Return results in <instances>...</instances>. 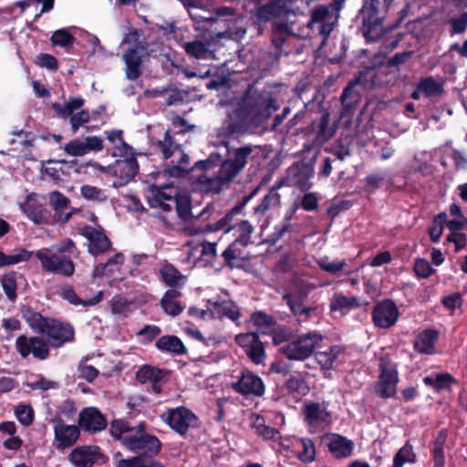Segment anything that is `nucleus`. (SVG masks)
I'll return each instance as SVG.
<instances>
[{
	"label": "nucleus",
	"instance_id": "nucleus-1",
	"mask_svg": "<svg viewBox=\"0 0 467 467\" xmlns=\"http://www.w3.org/2000/svg\"><path fill=\"white\" fill-rule=\"evenodd\" d=\"M281 86L276 84V89ZM278 99L279 92L272 88L259 89L249 86L227 114L225 134L233 137L266 130L267 120L280 109Z\"/></svg>",
	"mask_w": 467,
	"mask_h": 467
},
{
	"label": "nucleus",
	"instance_id": "nucleus-2",
	"mask_svg": "<svg viewBox=\"0 0 467 467\" xmlns=\"http://www.w3.org/2000/svg\"><path fill=\"white\" fill-rule=\"evenodd\" d=\"M21 317L34 333L46 337L49 349L59 348L75 339V329L70 323L44 317L30 306L21 308Z\"/></svg>",
	"mask_w": 467,
	"mask_h": 467
},
{
	"label": "nucleus",
	"instance_id": "nucleus-3",
	"mask_svg": "<svg viewBox=\"0 0 467 467\" xmlns=\"http://www.w3.org/2000/svg\"><path fill=\"white\" fill-rule=\"evenodd\" d=\"M156 149L162 154L164 160L170 159L176 153L179 154V159L176 161H171L166 169L169 175L174 178H186L195 170L207 171L215 165L212 157H209L206 160L198 161L192 167H188L190 157L184 152L182 145L171 135L170 130H166L163 138L156 142Z\"/></svg>",
	"mask_w": 467,
	"mask_h": 467
},
{
	"label": "nucleus",
	"instance_id": "nucleus-4",
	"mask_svg": "<svg viewBox=\"0 0 467 467\" xmlns=\"http://www.w3.org/2000/svg\"><path fill=\"white\" fill-rule=\"evenodd\" d=\"M394 0H364L358 13L362 21V33L368 42L379 40L382 35L384 15Z\"/></svg>",
	"mask_w": 467,
	"mask_h": 467
},
{
	"label": "nucleus",
	"instance_id": "nucleus-5",
	"mask_svg": "<svg viewBox=\"0 0 467 467\" xmlns=\"http://www.w3.org/2000/svg\"><path fill=\"white\" fill-rule=\"evenodd\" d=\"M379 376L375 383V393L378 397L387 400L394 398L400 381L398 365L389 356H381L379 359Z\"/></svg>",
	"mask_w": 467,
	"mask_h": 467
},
{
	"label": "nucleus",
	"instance_id": "nucleus-6",
	"mask_svg": "<svg viewBox=\"0 0 467 467\" xmlns=\"http://www.w3.org/2000/svg\"><path fill=\"white\" fill-rule=\"evenodd\" d=\"M259 146L244 145L234 149L231 156L223 161L219 169L220 180H233L259 153Z\"/></svg>",
	"mask_w": 467,
	"mask_h": 467
},
{
	"label": "nucleus",
	"instance_id": "nucleus-7",
	"mask_svg": "<svg viewBox=\"0 0 467 467\" xmlns=\"http://www.w3.org/2000/svg\"><path fill=\"white\" fill-rule=\"evenodd\" d=\"M323 340V336L317 332H309L299 336L279 348V352L288 360L304 361L315 352Z\"/></svg>",
	"mask_w": 467,
	"mask_h": 467
},
{
	"label": "nucleus",
	"instance_id": "nucleus-8",
	"mask_svg": "<svg viewBox=\"0 0 467 467\" xmlns=\"http://www.w3.org/2000/svg\"><path fill=\"white\" fill-rule=\"evenodd\" d=\"M145 423L140 422L134 431L135 433L123 437V444L132 451L152 457L157 455L161 448L160 440L145 432Z\"/></svg>",
	"mask_w": 467,
	"mask_h": 467
},
{
	"label": "nucleus",
	"instance_id": "nucleus-9",
	"mask_svg": "<svg viewBox=\"0 0 467 467\" xmlns=\"http://www.w3.org/2000/svg\"><path fill=\"white\" fill-rule=\"evenodd\" d=\"M302 414L304 423L311 433L323 431L332 423V414L326 402L306 401Z\"/></svg>",
	"mask_w": 467,
	"mask_h": 467
},
{
	"label": "nucleus",
	"instance_id": "nucleus-10",
	"mask_svg": "<svg viewBox=\"0 0 467 467\" xmlns=\"http://www.w3.org/2000/svg\"><path fill=\"white\" fill-rule=\"evenodd\" d=\"M35 255L40 261L45 272L65 277H71L75 274V264L69 255L51 253L47 248L37 250Z\"/></svg>",
	"mask_w": 467,
	"mask_h": 467
},
{
	"label": "nucleus",
	"instance_id": "nucleus-11",
	"mask_svg": "<svg viewBox=\"0 0 467 467\" xmlns=\"http://www.w3.org/2000/svg\"><path fill=\"white\" fill-rule=\"evenodd\" d=\"M161 419L181 436H185L189 429L196 427L198 423V417L184 406L168 409L161 415Z\"/></svg>",
	"mask_w": 467,
	"mask_h": 467
},
{
	"label": "nucleus",
	"instance_id": "nucleus-12",
	"mask_svg": "<svg viewBox=\"0 0 467 467\" xmlns=\"http://www.w3.org/2000/svg\"><path fill=\"white\" fill-rule=\"evenodd\" d=\"M15 348L21 358L30 355L37 360H46L50 356V349L45 337L40 336L20 335L16 338Z\"/></svg>",
	"mask_w": 467,
	"mask_h": 467
},
{
	"label": "nucleus",
	"instance_id": "nucleus-13",
	"mask_svg": "<svg viewBox=\"0 0 467 467\" xmlns=\"http://www.w3.org/2000/svg\"><path fill=\"white\" fill-rule=\"evenodd\" d=\"M399 317V308L396 303L389 298L377 302L371 311L372 322L378 328L387 329L393 327Z\"/></svg>",
	"mask_w": 467,
	"mask_h": 467
},
{
	"label": "nucleus",
	"instance_id": "nucleus-14",
	"mask_svg": "<svg viewBox=\"0 0 467 467\" xmlns=\"http://www.w3.org/2000/svg\"><path fill=\"white\" fill-rule=\"evenodd\" d=\"M232 389L243 396L262 397L265 391L263 379L254 372L243 369L236 382L232 384Z\"/></svg>",
	"mask_w": 467,
	"mask_h": 467
},
{
	"label": "nucleus",
	"instance_id": "nucleus-15",
	"mask_svg": "<svg viewBox=\"0 0 467 467\" xmlns=\"http://www.w3.org/2000/svg\"><path fill=\"white\" fill-rule=\"evenodd\" d=\"M80 234L88 241V251L93 256L105 254L111 248V241L101 227L95 228L85 224L80 228Z\"/></svg>",
	"mask_w": 467,
	"mask_h": 467
},
{
	"label": "nucleus",
	"instance_id": "nucleus-16",
	"mask_svg": "<svg viewBox=\"0 0 467 467\" xmlns=\"http://www.w3.org/2000/svg\"><path fill=\"white\" fill-rule=\"evenodd\" d=\"M78 424L85 432L95 434L107 428L108 420L98 408L86 407L78 414Z\"/></svg>",
	"mask_w": 467,
	"mask_h": 467
},
{
	"label": "nucleus",
	"instance_id": "nucleus-17",
	"mask_svg": "<svg viewBox=\"0 0 467 467\" xmlns=\"http://www.w3.org/2000/svg\"><path fill=\"white\" fill-rule=\"evenodd\" d=\"M68 459L76 467H92L95 463H105L108 458L98 446H78L70 452Z\"/></svg>",
	"mask_w": 467,
	"mask_h": 467
},
{
	"label": "nucleus",
	"instance_id": "nucleus-18",
	"mask_svg": "<svg viewBox=\"0 0 467 467\" xmlns=\"http://www.w3.org/2000/svg\"><path fill=\"white\" fill-rule=\"evenodd\" d=\"M147 51L143 48L128 47L122 54V61L124 62L125 77L128 80L135 81L142 75L143 58L146 57Z\"/></svg>",
	"mask_w": 467,
	"mask_h": 467
},
{
	"label": "nucleus",
	"instance_id": "nucleus-19",
	"mask_svg": "<svg viewBox=\"0 0 467 467\" xmlns=\"http://www.w3.org/2000/svg\"><path fill=\"white\" fill-rule=\"evenodd\" d=\"M104 148L103 139L98 136H88L84 140L74 139L63 147L68 156L81 157L91 151H100Z\"/></svg>",
	"mask_w": 467,
	"mask_h": 467
},
{
	"label": "nucleus",
	"instance_id": "nucleus-20",
	"mask_svg": "<svg viewBox=\"0 0 467 467\" xmlns=\"http://www.w3.org/2000/svg\"><path fill=\"white\" fill-rule=\"evenodd\" d=\"M248 245L234 240L227 248L222 253L223 259L220 264L218 270L227 267L231 270L234 268H242L244 263L249 259V254L246 252Z\"/></svg>",
	"mask_w": 467,
	"mask_h": 467
},
{
	"label": "nucleus",
	"instance_id": "nucleus-21",
	"mask_svg": "<svg viewBox=\"0 0 467 467\" xmlns=\"http://www.w3.org/2000/svg\"><path fill=\"white\" fill-rule=\"evenodd\" d=\"M122 159L117 160L111 169L115 176L119 177L121 184L130 182L139 172V163L133 150L127 155H118Z\"/></svg>",
	"mask_w": 467,
	"mask_h": 467
},
{
	"label": "nucleus",
	"instance_id": "nucleus-22",
	"mask_svg": "<svg viewBox=\"0 0 467 467\" xmlns=\"http://www.w3.org/2000/svg\"><path fill=\"white\" fill-rule=\"evenodd\" d=\"M54 436L57 441L58 449H66L73 446L79 438L80 428L78 425H68L62 419H55Z\"/></svg>",
	"mask_w": 467,
	"mask_h": 467
},
{
	"label": "nucleus",
	"instance_id": "nucleus-23",
	"mask_svg": "<svg viewBox=\"0 0 467 467\" xmlns=\"http://www.w3.org/2000/svg\"><path fill=\"white\" fill-rule=\"evenodd\" d=\"M323 441H327L328 451L337 460L346 459L353 454L354 442L343 435L330 433L325 436Z\"/></svg>",
	"mask_w": 467,
	"mask_h": 467
},
{
	"label": "nucleus",
	"instance_id": "nucleus-24",
	"mask_svg": "<svg viewBox=\"0 0 467 467\" xmlns=\"http://www.w3.org/2000/svg\"><path fill=\"white\" fill-rule=\"evenodd\" d=\"M359 83V79L356 78L348 83L343 88L340 95V103L342 109L340 110V118L351 117L360 100V94L355 89Z\"/></svg>",
	"mask_w": 467,
	"mask_h": 467
},
{
	"label": "nucleus",
	"instance_id": "nucleus-25",
	"mask_svg": "<svg viewBox=\"0 0 467 467\" xmlns=\"http://www.w3.org/2000/svg\"><path fill=\"white\" fill-rule=\"evenodd\" d=\"M36 194L30 193L26 196L24 202L20 203V209L26 216L36 224L47 223L48 213L43 204L36 200Z\"/></svg>",
	"mask_w": 467,
	"mask_h": 467
},
{
	"label": "nucleus",
	"instance_id": "nucleus-26",
	"mask_svg": "<svg viewBox=\"0 0 467 467\" xmlns=\"http://www.w3.org/2000/svg\"><path fill=\"white\" fill-rule=\"evenodd\" d=\"M242 204L239 202H236L235 205L229 210L223 217H222L220 220H218L215 223H206L205 226H198V227H192L190 228V233L192 234H204V233H213L217 232L223 229H225L229 226H233L231 224L234 217L243 211Z\"/></svg>",
	"mask_w": 467,
	"mask_h": 467
},
{
	"label": "nucleus",
	"instance_id": "nucleus-27",
	"mask_svg": "<svg viewBox=\"0 0 467 467\" xmlns=\"http://www.w3.org/2000/svg\"><path fill=\"white\" fill-rule=\"evenodd\" d=\"M345 348L338 345L331 346L326 351L317 352L315 355L317 364L320 366L323 377L331 379L330 371L334 369L335 362L339 355L344 353Z\"/></svg>",
	"mask_w": 467,
	"mask_h": 467
},
{
	"label": "nucleus",
	"instance_id": "nucleus-28",
	"mask_svg": "<svg viewBox=\"0 0 467 467\" xmlns=\"http://www.w3.org/2000/svg\"><path fill=\"white\" fill-rule=\"evenodd\" d=\"M311 131L316 133L318 141L326 142L335 135L337 127L330 125V113L326 109L319 119L313 120L309 126Z\"/></svg>",
	"mask_w": 467,
	"mask_h": 467
},
{
	"label": "nucleus",
	"instance_id": "nucleus-29",
	"mask_svg": "<svg viewBox=\"0 0 467 467\" xmlns=\"http://www.w3.org/2000/svg\"><path fill=\"white\" fill-rule=\"evenodd\" d=\"M209 312L213 318L227 317L234 322L237 321L241 317L239 306L232 300L214 302Z\"/></svg>",
	"mask_w": 467,
	"mask_h": 467
},
{
	"label": "nucleus",
	"instance_id": "nucleus-30",
	"mask_svg": "<svg viewBox=\"0 0 467 467\" xmlns=\"http://www.w3.org/2000/svg\"><path fill=\"white\" fill-rule=\"evenodd\" d=\"M439 338V332L434 328L422 330L413 342V348L420 354H433L434 345Z\"/></svg>",
	"mask_w": 467,
	"mask_h": 467
},
{
	"label": "nucleus",
	"instance_id": "nucleus-31",
	"mask_svg": "<svg viewBox=\"0 0 467 467\" xmlns=\"http://www.w3.org/2000/svg\"><path fill=\"white\" fill-rule=\"evenodd\" d=\"M282 186V182L275 183L268 192L264 196L261 202L254 208V214L259 218L263 217L270 209L276 208L281 203V196L278 189Z\"/></svg>",
	"mask_w": 467,
	"mask_h": 467
},
{
	"label": "nucleus",
	"instance_id": "nucleus-32",
	"mask_svg": "<svg viewBox=\"0 0 467 467\" xmlns=\"http://www.w3.org/2000/svg\"><path fill=\"white\" fill-rule=\"evenodd\" d=\"M158 350L163 353L173 355H184L187 352L183 342L174 335H164L160 337L155 342Z\"/></svg>",
	"mask_w": 467,
	"mask_h": 467
},
{
	"label": "nucleus",
	"instance_id": "nucleus-33",
	"mask_svg": "<svg viewBox=\"0 0 467 467\" xmlns=\"http://www.w3.org/2000/svg\"><path fill=\"white\" fill-rule=\"evenodd\" d=\"M59 296L64 300H67L69 304L74 305V306L82 305L84 306H96L97 304H99L102 300L103 292L99 291L97 293V295H95L92 298L83 300L77 295V293L75 292L74 288L71 285H65L61 287Z\"/></svg>",
	"mask_w": 467,
	"mask_h": 467
},
{
	"label": "nucleus",
	"instance_id": "nucleus-34",
	"mask_svg": "<svg viewBox=\"0 0 467 467\" xmlns=\"http://www.w3.org/2000/svg\"><path fill=\"white\" fill-rule=\"evenodd\" d=\"M168 375L165 369L152 365H142L136 372L135 379L140 384L161 382Z\"/></svg>",
	"mask_w": 467,
	"mask_h": 467
},
{
	"label": "nucleus",
	"instance_id": "nucleus-35",
	"mask_svg": "<svg viewBox=\"0 0 467 467\" xmlns=\"http://www.w3.org/2000/svg\"><path fill=\"white\" fill-rule=\"evenodd\" d=\"M448 439V430L441 429L433 441L431 454L433 462V467H445V451L444 447Z\"/></svg>",
	"mask_w": 467,
	"mask_h": 467
},
{
	"label": "nucleus",
	"instance_id": "nucleus-36",
	"mask_svg": "<svg viewBox=\"0 0 467 467\" xmlns=\"http://www.w3.org/2000/svg\"><path fill=\"white\" fill-rule=\"evenodd\" d=\"M182 293L176 289H168L161 299L162 310L171 317H177L182 313L183 306L175 299L180 297Z\"/></svg>",
	"mask_w": 467,
	"mask_h": 467
},
{
	"label": "nucleus",
	"instance_id": "nucleus-37",
	"mask_svg": "<svg viewBox=\"0 0 467 467\" xmlns=\"http://www.w3.org/2000/svg\"><path fill=\"white\" fill-rule=\"evenodd\" d=\"M286 7L278 0H271L269 3L256 9L255 16L259 21L268 22L280 16Z\"/></svg>",
	"mask_w": 467,
	"mask_h": 467
},
{
	"label": "nucleus",
	"instance_id": "nucleus-38",
	"mask_svg": "<svg viewBox=\"0 0 467 467\" xmlns=\"http://www.w3.org/2000/svg\"><path fill=\"white\" fill-rule=\"evenodd\" d=\"M254 231V228L249 221L242 220L239 223L233 224V226L227 227L225 233L233 232L235 241L249 245L253 243L252 234Z\"/></svg>",
	"mask_w": 467,
	"mask_h": 467
},
{
	"label": "nucleus",
	"instance_id": "nucleus-39",
	"mask_svg": "<svg viewBox=\"0 0 467 467\" xmlns=\"http://www.w3.org/2000/svg\"><path fill=\"white\" fill-rule=\"evenodd\" d=\"M107 140L113 145L114 151L112 155H127L130 153L133 148L129 145L123 139V131L121 130H111L105 131Z\"/></svg>",
	"mask_w": 467,
	"mask_h": 467
},
{
	"label": "nucleus",
	"instance_id": "nucleus-40",
	"mask_svg": "<svg viewBox=\"0 0 467 467\" xmlns=\"http://www.w3.org/2000/svg\"><path fill=\"white\" fill-rule=\"evenodd\" d=\"M361 306L359 298L357 296H346L342 293L334 294L330 300L331 311H343L358 308Z\"/></svg>",
	"mask_w": 467,
	"mask_h": 467
},
{
	"label": "nucleus",
	"instance_id": "nucleus-41",
	"mask_svg": "<svg viewBox=\"0 0 467 467\" xmlns=\"http://www.w3.org/2000/svg\"><path fill=\"white\" fill-rule=\"evenodd\" d=\"M23 279L24 275L14 270L5 273L1 280L3 290L10 302H15L17 298V279Z\"/></svg>",
	"mask_w": 467,
	"mask_h": 467
},
{
	"label": "nucleus",
	"instance_id": "nucleus-42",
	"mask_svg": "<svg viewBox=\"0 0 467 467\" xmlns=\"http://www.w3.org/2000/svg\"><path fill=\"white\" fill-rule=\"evenodd\" d=\"M418 457L414 451L412 444L407 441L405 444L398 450L393 457L392 467H404L405 463L414 464Z\"/></svg>",
	"mask_w": 467,
	"mask_h": 467
},
{
	"label": "nucleus",
	"instance_id": "nucleus-43",
	"mask_svg": "<svg viewBox=\"0 0 467 467\" xmlns=\"http://www.w3.org/2000/svg\"><path fill=\"white\" fill-rule=\"evenodd\" d=\"M186 54L197 59H207L211 57L212 51L209 49V43L201 40H193L183 44Z\"/></svg>",
	"mask_w": 467,
	"mask_h": 467
},
{
	"label": "nucleus",
	"instance_id": "nucleus-44",
	"mask_svg": "<svg viewBox=\"0 0 467 467\" xmlns=\"http://www.w3.org/2000/svg\"><path fill=\"white\" fill-rule=\"evenodd\" d=\"M85 100L80 98L70 97L68 101L65 104L53 103L52 109L57 112V116L62 119H67L75 110L81 109L84 106Z\"/></svg>",
	"mask_w": 467,
	"mask_h": 467
},
{
	"label": "nucleus",
	"instance_id": "nucleus-45",
	"mask_svg": "<svg viewBox=\"0 0 467 467\" xmlns=\"http://www.w3.org/2000/svg\"><path fill=\"white\" fill-rule=\"evenodd\" d=\"M200 246L202 250L198 262L202 266L216 267L217 243L203 241L200 244Z\"/></svg>",
	"mask_w": 467,
	"mask_h": 467
},
{
	"label": "nucleus",
	"instance_id": "nucleus-46",
	"mask_svg": "<svg viewBox=\"0 0 467 467\" xmlns=\"http://www.w3.org/2000/svg\"><path fill=\"white\" fill-rule=\"evenodd\" d=\"M161 280L170 287H176L180 282L184 278L182 273L174 267L171 264H165L160 270Z\"/></svg>",
	"mask_w": 467,
	"mask_h": 467
},
{
	"label": "nucleus",
	"instance_id": "nucleus-47",
	"mask_svg": "<svg viewBox=\"0 0 467 467\" xmlns=\"http://www.w3.org/2000/svg\"><path fill=\"white\" fill-rule=\"evenodd\" d=\"M146 200L150 207L155 208L160 206L161 202L173 201L171 195L166 193L161 187L155 184L150 185L147 190Z\"/></svg>",
	"mask_w": 467,
	"mask_h": 467
},
{
	"label": "nucleus",
	"instance_id": "nucleus-48",
	"mask_svg": "<svg viewBox=\"0 0 467 467\" xmlns=\"http://www.w3.org/2000/svg\"><path fill=\"white\" fill-rule=\"evenodd\" d=\"M175 209L178 217L184 222L190 221L193 215L192 213L191 199L186 194H178L174 198Z\"/></svg>",
	"mask_w": 467,
	"mask_h": 467
},
{
	"label": "nucleus",
	"instance_id": "nucleus-49",
	"mask_svg": "<svg viewBox=\"0 0 467 467\" xmlns=\"http://www.w3.org/2000/svg\"><path fill=\"white\" fill-rule=\"evenodd\" d=\"M299 447L297 458L302 462L310 463L316 460V446L310 438H301Z\"/></svg>",
	"mask_w": 467,
	"mask_h": 467
},
{
	"label": "nucleus",
	"instance_id": "nucleus-50",
	"mask_svg": "<svg viewBox=\"0 0 467 467\" xmlns=\"http://www.w3.org/2000/svg\"><path fill=\"white\" fill-rule=\"evenodd\" d=\"M252 428L258 436L265 440L275 441L279 433L276 429L265 425V418L261 415H256L255 420L252 424Z\"/></svg>",
	"mask_w": 467,
	"mask_h": 467
},
{
	"label": "nucleus",
	"instance_id": "nucleus-51",
	"mask_svg": "<svg viewBox=\"0 0 467 467\" xmlns=\"http://www.w3.org/2000/svg\"><path fill=\"white\" fill-rule=\"evenodd\" d=\"M201 174H199L196 178V183L199 185L200 190L203 192H218L222 186V182H225L224 180H220L219 174L216 178H208L205 175L206 171H201Z\"/></svg>",
	"mask_w": 467,
	"mask_h": 467
},
{
	"label": "nucleus",
	"instance_id": "nucleus-52",
	"mask_svg": "<svg viewBox=\"0 0 467 467\" xmlns=\"http://www.w3.org/2000/svg\"><path fill=\"white\" fill-rule=\"evenodd\" d=\"M289 172L295 177H298L296 182L299 185H303L313 176L314 170L306 163L297 162L289 168Z\"/></svg>",
	"mask_w": 467,
	"mask_h": 467
},
{
	"label": "nucleus",
	"instance_id": "nucleus-53",
	"mask_svg": "<svg viewBox=\"0 0 467 467\" xmlns=\"http://www.w3.org/2000/svg\"><path fill=\"white\" fill-rule=\"evenodd\" d=\"M446 219V213H440L436 216H434L432 223L428 231L431 242L438 243L440 241L441 236L443 233Z\"/></svg>",
	"mask_w": 467,
	"mask_h": 467
},
{
	"label": "nucleus",
	"instance_id": "nucleus-54",
	"mask_svg": "<svg viewBox=\"0 0 467 467\" xmlns=\"http://www.w3.org/2000/svg\"><path fill=\"white\" fill-rule=\"evenodd\" d=\"M136 430V428H130L128 425V422L124 420H113L110 422V434L111 436L116 439L119 440L123 442V437L127 434L133 433V431Z\"/></svg>",
	"mask_w": 467,
	"mask_h": 467
},
{
	"label": "nucleus",
	"instance_id": "nucleus-55",
	"mask_svg": "<svg viewBox=\"0 0 467 467\" xmlns=\"http://www.w3.org/2000/svg\"><path fill=\"white\" fill-rule=\"evenodd\" d=\"M50 41L53 46L62 47L68 50L73 47L76 38L66 29H58L53 33Z\"/></svg>",
	"mask_w": 467,
	"mask_h": 467
},
{
	"label": "nucleus",
	"instance_id": "nucleus-56",
	"mask_svg": "<svg viewBox=\"0 0 467 467\" xmlns=\"http://www.w3.org/2000/svg\"><path fill=\"white\" fill-rule=\"evenodd\" d=\"M419 87L426 98L440 95L443 92L442 86L438 83L432 77L422 78L419 82Z\"/></svg>",
	"mask_w": 467,
	"mask_h": 467
},
{
	"label": "nucleus",
	"instance_id": "nucleus-57",
	"mask_svg": "<svg viewBox=\"0 0 467 467\" xmlns=\"http://www.w3.org/2000/svg\"><path fill=\"white\" fill-rule=\"evenodd\" d=\"M33 252L25 248L16 250L15 254H5L2 252L3 266L14 265L22 262H26L32 257Z\"/></svg>",
	"mask_w": 467,
	"mask_h": 467
},
{
	"label": "nucleus",
	"instance_id": "nucleus-58",
	"mask_svg": "<svg viewBox=\"0 0 467 467\" xmlns=\"http://www.w3.org/2000/svg\"><path fill=\"white\" fill-rule=\"evenodd\" d=\"M413 273L418 278L426 279L434 275L436 270L427 259L418 257L414 260Z\"/></svg>",
	"mask_w": 467,
	"mask_h": 467
},
{
	"label": "nucleus",
	"instance_id": "nucleus-59",
	"mask_svg": "<svg viewBox=\"0 0 467 467\" xmlns=\"http://www.w3.org/2000/svg\"><path fill=\"white\" fill-rule=\"evenodd\" d=\"M250 320L254 327L261 329L270 328L276 325L275 319L273 316L261 310L252 313Z\"/></svg>",
	"mask_w": 467,
	"mask_h": 467
},
{
	"label": "nucleus",
	"instance_id": "nucleus-60",
	"mask_svg": "<svg viewBox=\"0 0 467 467\" xmlns=\"http://www.w3.org/2000/svg\"><path fill=\"white\" fill-rule=\"evenodd\" d=\"M15 415L23 426H29L33 423L35 412L30 404H18L15 409Z\"/></svg>",
	"mask_w": 467,
	"mask_h": 467
},
{
	"label": "nucleus",
	"instance_id": "nucleus-61",
	"mask_svg": "<svg viewBox=\"0 0 467 467\" xmlns=\"http://www.w3.org/2000/svg\"><path fill=\"white\" fill-rule=\"evenodd\" d=\"M140 31L137 28L131 27L128 34H126L122 39V44L130 45L129 47L143 48V51H147L148 43L144 38H140Z\"/></svg>",
	"mask_w": 467,
	"mask_h": 467
},
{
	"label": "nucleus",
	"instance_id": "nucleus-62",
	"mask_svg": "<svg viewBox=\"0 0 467 467\" xmlns=\"http://www.w3.org/2000/svg\"><path fill=\"white\" fill-rule=\"evenodd\" d=\"M244 353L250 358V360L256 365L263 364L266 358L265 346L260 338L256 343H254L252 346H250V348L246 349Z\"/></svg>",
	"mask_w": 467,
	"mask_h": 467
},
{
	"label": "nucleus",
	"instance_id": "nucleus-63",
	"mask_svg": "<svg viewBox=\"0 0 467 467\" xmlns=\"http://www.w3.org/2000/svg\"><path fill=\"white\" fill-rule=\"evenodd\" d=\"M272 330V339L275 346L290 342L293 337L291 329L284 325H275Z\"/></svg>",
	"mask_w": 467,
	"mask_h": 467
},
{
	"label": "nucleus",
	"instance_id": "nucleus-64",
	"mask_svg": "<svg viewBox=\"0 0 467 467\" xmlns=\"http://www.w3.org/2000/svg\"><path fill=\"white\" fill-rule=\"evenodd\" d=\"M53 249L55 250L54 253L61 255H66L65 254H68L75 258H78L80 254V251L70 238H65L61 240L59 244L53 246Z\"/></svg>",
	"mask_w": 467,
	"mask_h": 467
}]
</instances>
